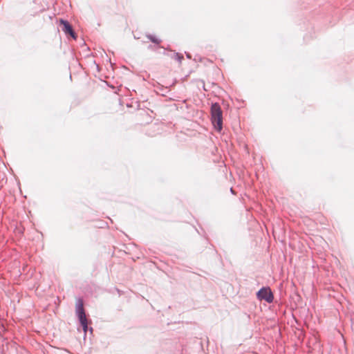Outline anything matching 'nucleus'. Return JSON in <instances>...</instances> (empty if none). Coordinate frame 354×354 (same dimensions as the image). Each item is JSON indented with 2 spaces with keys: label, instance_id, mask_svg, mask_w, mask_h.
<instances>
[{
  "label": "nucleus",
  "instance_id": "1",
  "mask_svg": "<svg viewBox=\"0 0 354 354\" xmlns=\"http://www.w3.org/2000/svg\"><path fill=\"white\" fill-rule=\"evenodd\" d=\"M212 122L218 131L223 128V112L220 105L217 103L213 104L211 107Z\"/></svg>",
  "mask_w": 354,
  "mask_h": 354
},
{
  "label": "nucleus",
  "instance_id": "2",
  "mask_svg": "<svg viewBox=\"0 0 354 354\" xmlns=\"http://www.w3.org/2000/svg\"><path fill=\"white\" fill-rule=\"evenodd\" d=\"M257 297L260 300H265L268 303L273 301V295L269 288H263L257 292Z\"/></svg>",
  "mask_w": 354,
  "mask_h": 354
},
{
  "label": "nucleus",
  "instance_id": "3",
  "mask_svg": "<svg viewBox=\"0 0 354 354\" xmlns=\"http://www.w3.org/2000/svg\"><path fill=\"white\" fill-rule=\"evenodd\" d=\"M59 23L62 26V30L63 32H64L66 34L71 35L74 39L76 38L75 33L74 32L72 26L67 21L61 19Z\"/></svg>",
  "mask_w": 354,
  "mask_h": 354
},
{
  "label": "nucleus",
  "instance_id": "4",
  "mask_svg": "<svg viewBox=\"0 0 354 354\" xmlns=\"http://www.w3.org/2000/svg\"><path fill=\"white\" fill-rule=\"evenodd\" d=\"M75 311L77 315L85 314L84 308V302L82 299H77L75 305Z\"/></svg>",
  "mask_w": 354,
  "mask_h": 354
},
{
  "label": "nucleus",
  "instance_id": "5",
  "mask_svg": "<svg viewBox=\"0 0 354 354\" xmlns=\"http://www.w3.org/2000/svg\"><path fill=\"white\" fill-rule=\"evenodd\" d=\"M77 317H78V319L80 320L81 325L88 323L86 314L80 315H77Z\"/></svg>",
  "mask_w": 354,
  "mask_h": 354
},
{
  "label": "nucleus",
  "instance_id": "6",
  "mask_svg": "<svg viewBox=\"0 0 354 354\" xmlns=\"http://www.w3.org/2000/svg\"><path fill=\"white\" fill-rule=\"evenodd\" d=\"M149 39H150V40H151L152 42H153V43H155V44H160V41H160V39H158V38H156V37H151H151H149Z\"/></svg>",
  "mask_w": 354,
  "mask_h": 354
},
{
  "label": "nucleus",
  "instance_id": "7",
  "mask_svg": "<svg viewBox=\"0 0 354 354\" xmlns=\"http://www.w3.org/2000/svg\"><path fill=\"white\" fill-rule=\"evenodd\" d=\"M82 326L83 328V330H84V333H86L87 330H88V323H86L85 324H82Z\"/></svg>",
  "mask_w": 354,
  "mask_h": 354
}]
</instances>
